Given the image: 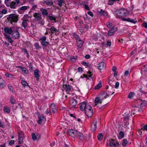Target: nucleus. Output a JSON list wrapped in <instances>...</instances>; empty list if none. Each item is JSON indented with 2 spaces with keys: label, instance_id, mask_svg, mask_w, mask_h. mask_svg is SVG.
<instances>
[{
  "label": "nucleus",
  "instance_id": "1",
  "mask_svg": "<svg viewBox=\"0 0 147 147\" xmlns=\"http://www.w3.org/2000/svg\"><path fill=\"white\" fill-rule=\"evenodd\" d=\"M129 12L126 9L123 8L118 9L115 12V16L117 18L121 19L123 21L124 18L128 16Z\"/></svg>",
  "mask_w": 147,
  "mask_h": 147
},
{
  "label": "nucleus",
  "instance_id": "2",
  "mask_svg": "<svg viewBox=\"0 0 147 147\" xmlns=\"http://www.w3.org/2000/svg\"><path fill=\"white\" fill-rule=\"evenodd\" d=\"M33 16L35 18L37 24L43 25L45 24V21L42 18L41 15L39 13H34Z\"/></svg>",
  "mask_w": 147,
  "mask_h": 147
},
{
  "label": "nucleus",
  "instance_id": "3",
  "mask_svg": "<svg viewBox=\"0 0 147 147\" xmlns=\"http://www.w3.org/2000/svg\"><path fill=\"white\" fill-rule=\"evenodd\" d=\"M5 3L7 7H9L12 9H16L18 5L20 3V0H15V1H11L9 4H8V3Z\"/></svg>",
  "mask_w": 147,
  "mask_h": 147
},
{
  "label": "nucleus",
  "instance_id": "4",
  "mask_svg": "<svg viewBox=\"0 0 147 147\" xmlns=\"http://www.w3.org/2000/svg\"><path fill=\"white\" fill-rule=\"evenodd\" d=\"M47 26L50 28H47V29L50 30L51 31V37L52 36V34H54L55 35L57 36L60 34V32L59 30L57 29L54 26H50L49 25H47Z\"/></svg>",
  "mask_w": 147,
  "mask_h": 147
},
{
  "label": "nucleus",
  "instance_id": "5",
  "mask_svg": "<svg viewBox=\"0 0 147 147\" xmlns=\"http://www.w3.org/2000/svg\"><path fill=\"white\" fill-rule=\"evenodd\" d=\"M86 115L88 117H90L93 114V110L91 107L88 105L85 111Z\"/></svg>",
  "mask_w": 147,
  "mask_h": 147
},
{
  "label": "nucleus",
  "instance_id": "6",
  "mask_svg": "<svg viewBox=\"0 0 147 147\" xmlns=\"http://www.w3.org/2000/svg\"><path fill=\"white\" fill-rule=\"evenodd\" d=\"M18 28H19L16 26L14 30L12 32V37L14 39H18L20 37V34L18 31Z\"/></svg>",
  "mask_w": 147,
  "mask_h": 147
},
{
  "label": "nucleus",
  "instance_id": "7",
  "mask_svg": "<svg viewBox=\"0 0 147 147\" xmlns=\"http://www.w3.org/2000/svg\"><path fill=\"white\" fill-rule=\"evenodd\" d=\"M46 121L45 117L42 114L38 115L37 121L39 124H43L45 123Z\"/></svg>",
  "mask_w": 147,
  "mask_h": 147
},
{
  "label": "nucleus",
  "instance_id": "8",
  "mask_svg": "<svg viewBox=\"0 0 147 147\" xmlns=\"http://www.w3.org/2000/svg\"><path fill=\"white\" fill-rule=\"evenodd\" d=\"M62 90H65L67 94H70L69 92L72 91L73 88L71 86L65 84L63 86Z\"/></svg>",
  "mask_w": 147,
  "mask_h": 147
},
{
  "label": "nucleus",
  "instance_id": "9",
  "mask_svg": "<svg viewBox=\"0 0 147 147\" xmlns=\"http://www.w3.org/2000/svg\"><path fill=\"white\" fill-rule=\"evenodd\" d=\"M9 20L11 22H16L18 21V16L15 14H11L9 16Z\"/></svg>",
  "mask_w": 147,
  "mask_h": 147
},
{
  "label": "nucleus",
  "instance_id": "10",
  "mask_svg": "<svg viewBox=\"0 0 147 147\" xmlns=\"http://www.w3.org/2000/svg\"><path fill=\"white\" fill-rule=\"evenodd\" d=\"M69 135L73 137L77 136L78 132L76 130H74L72 129H70L68 131Z\"/></svg>",
  "mask_w": 147,
  "mask_h": 147
},
{
  "label": "nucleus",
  "instance_id": "11",
  "mask_svg": "<svg viewBox=\"0 0 147 147\" xmlns=\"http://www.w3.org/2000/svg\"><path fill=\"white\" fill-rule=\"evenodd\" d=\"M16 26L11 27L10 28L5 27L4 28V30L5 32L6 33L10 34L12 33L13 31L14 30Z\"/></svg>",
  "mask_w": 147,
  "mask_h": 147
},
{
  "label": "nucleus",
  "instance_id": "12",
  "mask_svg": "<svg viewBox=\"0 0 147 147\" xmlns=\"http://www.w3.org/2000/svg\"><path fill=\"white\" fill-rule=\"evenodd\" d=\"M109 145L111 147H116L119 145V143L117 142L115 140L113 139L109 140Z\"/></svg>",
  "mask_w": 147,
  "mask_h": 147
},
{
  "label": "nucleus",
  "instance_id": "13",
  "mask_svg": "<svg viewBox=\"0 0 147 147\" xmlns=\"http://www.w3.org/2000/svg\"><path fill=\"white\" fill-rule=\"evenodd\" d=\"M88 105H87L86 102L84 101L81 103L79 104V107L80 110L82 111H85Z\"/></svg>",
  "mask_w": 147,
  "mask_h": 147
},
{
  "label": "nucleus",
  "instance_id": "14",
  "mask_svg": "<svg viewBox=\"0 0 147 147\" xmlns=\"http://www.w3.org/2000/svg\"><path fill=\"white\" fill-rule=\"evenodd\" d=\"M97 121L96 119H95L93 121V123L91 126V129L93 131H94L97 128L96 126Z\"/></svg>",
  "mask_w": 147,
  "mask_h": 147
},
{
  "label": "nucleus",
  "instance_id": "15",
  "mask_svg": "<svg viewBox=\"0 0 147 147\" xmlns=\"http://www.w3.org/2000/svg\"><path fill=\"white\" fill-rule=\"evenodd\" d=\"M30 8V7L28 6H23L21 7L20 9L18 10V12L20 13H21L22 11L24 12V11Z\"/></svg>",
  "mask_w": 147,
  "mask_h": 147
},
{
  "label": "nucleus",
  "instance_id": "16",
  "mask_svg": "<svg viewBox=\"0 0 147 147\" xmlns=\"http://www.w3.org/2000/svg\"><path fill=\"white\" fill-rule=\"evenodd\" d=\"M106 66L105 63L103 62H101L98 64L97 67L98 69L100 70L104 69L105 68Z\"/></svg>",
  "mask_w": 147,
  "mask_h": 147
},
{
  "label": "nucleus",
  "instance_id": "17",
  "mask_svg": "<svg viewBox=\"0 0 147 147\" xmlns=\"http://www.w3.org/2000/svg\"><path fill=\"white\" fill-rule=\"evenodd\" d=\"M117 30V28L116 27L112 28L108 32V36H110L113 35Z\"/></svg>",
  "mask_w": 147,
  "mask_h": 147
},
{
  "label": "nucleus",
  "instance_id": "18",
  "mask_svg": "<svg viewBox=\"0 0 147 147\" xmlns=\"http://www.w3.org/2000/svg\"><path fill=\"white\" fill-rule=\"evenodd\" d=\"M123 21L130 22L134 24H135L137 22V20L136 19H132L130 18H124Z\"/></svg>",
  "mask_w": 147,
  "mask_h": 147
},
{
  "label": "nucleus",
  "instance_id": "19",
  "mask_svg": "<svg viewBox=\"0 0 147 147\" xmlns=\"http://www.w3.org/2000/svg\"><path fill=\"white\" fill-rule=\"evenodd\" d=\"M114 93V92H113L112 93L110 94L109 93H107L106 92H104L102 95V99L106 98L108 97L109 95H112Z\"/></svg>",
  "mask_w": 147,
  "mask_h": 147
},
{
  "label": "nucleus",
  "instance_id": "20",
  "mask_svg": "<svg viewBox=\"0 0 147 147\" xmlns=\"http://www.w3.org/2000/svg\"><path fill=\"white\" fill-rule=\"evenodd\" d=\"M102 98H100L99 97L96 98L94 100V102L95 103V105L101 104L102 100Z\"/></svg>",
  "mask_w": 147,
  "mask_h": 147
},
{
  "label": "nucleus",
  "instance_id": "21",
  "mask_svg": "<svg viewBox=\"0 0 147 147\" xmlns=\"http://www.w3.org/2000/svg\"><path fill=\"white\" fill-rule=\"evenodd\" d=\"M77 46L79 48H81L83 44V41L81 39H78L76 41Z\"/></svg>",
  "mask_w": 147,
  "mask_h": 147
},
{
  "label": "nucleus",
  "instance_id": "22",
  "mask_svg": "<svg viewBox=\"0 0 147 147\" xmlns=\"http://www.w3.org/2000/svg\"><path fill=\"white\" fill-rule=\"evenodd\" d=\"M50 108H51L52 112L53 113H55L57 111L56 107L54 103H52L50 106Z\"/></svg>",
  "mask_w": 147,
  "mask_h": 147
},
{
  "label": "nucleus",
  "instance_id": "23",
  "mask_svg": "<svg viewBox=\"0 0 147 147\" xmlns=\"http://www.w3.org/2000/svg\"><path fill=\"white\" fill-rule=\"evenodd\" d=\"M70 104L74 107L77 104V101L75 99L73 98L70 101Z\"/></svg>",
  "mask_w": 147,
  "mask_h": 147
},
{
  "label": "nucleus",
  "instance_id": "24",
  "mask_svg": "<svg viewBox=\"0 0 147 147\" xmlns=\"http://www.w3.org/2000/svg\"><path fill=\"white\" fill-rule=\"evenodd\" d=\"M42 14L44 16H47L48 15V13L47 9H42L40 10Z\"/></svg>",
  "mask_w": 147,
  "mask_h": 147
},
{
  "label": "nucleus",
  "instance_id": "25",
  "mask_svg": "<svg viewBox=\"0 0 147 147\" xmlns=\"http://www.w3.org/2000/svg\"><path fill=\"white\" fill-rule=\"evenodd\" d=\"M44 3L48 6H51L53 5V2L51 0H46Z\"/></svg>",
  "mask_w": 147,
  "mask_h": 147
},
{
  "label": "nucleus",
  "instance_id": "26",
  "mask_svg": "<svg viewBox=\"0 0 147 147\" xmlns=\"http://www.w3.org/2000/svg\"><path fill=\"white\" fill-rule=\"evenodd\" d=\"M77 136L79 137L80 138L81 140H85L86 139V137L84 136L83 135L78 132Z\"/></svg>",
  "mask_w": 147,
  "mask_h": 147
},
{
  "label": "nucleus",
  "instance_id": "27",
  "mask_svg": "<svg viewBox=\"0 0 147 147\" xmlns=\"http://www.w3.org/2000/svg\"><path fill=\"white\" fill-rule=\"evenodd\" d=\"M99 13L101 15L105 16H107L108 15L107 12L106 11H105L102 9H101L100 11H98Z\"/></svg>",
  "mask_w": 147,
  "mask_h": 147
},
{
  "label": "nucleus",
  "instance_id": "28",
  "mask_svg": "<svg viewBox=\"0 0 147 147\" xmlns=\"http://www.w3.org/2000/svg\"><path fill=\"white\" fill-rule=\"evenodd\" d=\"M39 71L37 69H35L34 72V75L35 78H38L40 76L39 74Z\"/></svg>",
  "mask_w": 147,
  "mask_h": 147
},
{
  "label": "nucleus",
  "instance_id": "29",
  "mask_svg": "<svg viewBox=\"0 0 147 147\" xmlns=\"http://www.w3.org/2000/svg\"><path fill=\"white\" fill-rule=\"evenodd\" d=\"M124 137V133L122 131H120L118 136V138L119 139H120L123 138Z\"/></svg>",
  "mask_w": 147,
  "mask_h": 147
},
{
  "label": "nucleus",
  "instance_id": "30",
  "mask_svg": "<svg viewBox=\"0 0 147 147\" xmlns=\"http://www.w3.org/2000/svg\"><path fill=\"white\" fill-rule=\"evenodd\" d=\"M92 76L91 72L90 71H89L87 75L84 74L83 75V78L85 77L87 78V79H89V78H92Z\"/></svg>",
  "mask_w": 147,
  "mask_h": 147
},
{
  "label": "nucleus",
  "instance_id": "31",
  "mask_svg": "<svg viewBox=\"0 0 147 147\" xmlns=\"http://www.w3.org/2000/svg\"><path fill=\"white\" fill-rule=\"evenodd\" d=\"M4 111L7 113H9L10 112V110L9 107L7 106L3 108Z\"/></svg>",
  "mask_w": 147,
  "mask_h": 147
},
{
  "label": "nucleus",
  "instance_id": "32",
  "mask_svg": "<svg viewBox=\"0 0 147 147\" xmlns=\"http://www.w3.org/2000/svg\"><path fill=\"white\" fill-rule=\"evenodd\" d=\"M102 82L100 81L98 83V84L95 86L94 88L96 90H98L100 89L102 86Z\"/></svg>",
  "mask_w": 147,
  "mask_h": 147
},
{
  "label": "nucleus",
  "instance_id": "33",
  "mask_svg": "<svg viewBox=\"0 0 147 147\" xmlns=\"http://www.w3.org/2000/svg\"><path fill=\"white\" fill-rule=\"evenodd\" d=\"M10 101L12 105H13L15 103L16 100L14 99L13 96H11Z\"/></svg>",
  "mask_w": 147,
  "mask_h": 147
},
{
  "label": "nucleus",
  "instance_id": "34",
  "mask_svg": "<svg viewBox=\"0 0 147 147\" xmlns=\"http://www.w3.org/2000/svg\"><path fill=\"white\" fill-rule=\"evenodd\" d=\"M107 26L108 28H111L113 27V24L110 22H107L106 23Z\"/></svg>",
  "mask_w": 147,
  "mask_h": 147
},
{
  "label": "nucleus",
  "instance_id": "35",
  "mask_svg": "<svg viewBox=\"0 0 147 147\" xmlns=\"http://www.w3.org/2000/svg\"><path fill=\"white\" fill-rule=\"evenodd\" d=\"M49 42L46 41L41 42V44L43 46H44V47H46L48 46L49 44Z\"/></svg>",
  "mask_w": 147,
  "mask_h": 147
},
{
  "label": "nucleus",
  "instance_id": "36",
  "mask_svg": "<svg viewBox=\"0 0 147 147\" xmlns=\"http://www.w3.org/2000/svg\"><path fill=\"white\" fill-rule=\"evenodd\" d=\"M97 138L99 140L101 141L102 140L103 136L102 134H99L97 136Z\"/></svg>",
  "mask_w": 147,
  "mask_h": 147
},
{
  "label": "nucleus",
  "instance_id": "37",
  "mask_svg": "<svg viewBox=\"0 0 147 147\" xmlns=\"http://www.w3.org/2000/svg\"><path fill=\"white\" fill-rule=\"evenodd\" d=\"M28 21L27 20H24L22 23V26L24 27V28L26 27L27 26V22Z\"/></svg>",
  "mask_w": 147,
  "mask_h": 147
},
{
  "label": "nucleus",
  "instance_id": "38",
  "mask_svg": "<svg viewBox=\"0 0 147 147\" xmlns=\"http://www.w3.org/2000/svg\"><path fill=\"white\" fill-rule=\"evenodd\" d=\"M22 70L24 73L26 74H28V70L25 67H23V68H22Z\"/></svg>",
  "mask_w": 147,
  "mask_h": 147
},
{
  "label": "nucleus",
  "instance_id": "39",
  "mask_svg": "<svg viewBox=\"0 0 147 147\" xmlns=\"http://www.w3.org/2000/svg\"><path fill=\"white\" fill-rule=\"evenodd\" d=\"M34 46L37 49H41V47H40L39 43L38 42H36L34 44Z\"/></svg>",
  "mask_w": 147,
  "mask_h": 147
},
{
  "label": "nucleus",
  "instance_id": "40",
  "mask_svg": "<svg viewBox=\"0 0 147 147\" xmlns=\"http://www.w3.org/2000/svg\"><path fill=\"white\" fill-rule=\"evenodd\" d=\"M58 5L61 7L62 4L64 3V1L63 0H58Z\"/></svg>",
  "mask_w": 147,
  "mask_h": 147
},
{
  "label": "nucleus",
  "instance_id": "41",
  "mask_svg": "<svg viewBox=\"0 0 147 147\" xmlns=\"http://www.w3.org/2000/svg\"><path fill=\"white\" fill-rule=\"evenodd\" d=\"M21 83L22 85L24 87L26 86H29L28 83L24 80H22L21 81Z\"/></svg>",
  "mask_w": 147,
  "mask_h": 147
},
{
  "label": "nucleus",
  "instance_id": "42",
  "mask_svg": "<svg viewBox=\"0 0 147 147\" xmlns=\"http://www.w3.org/2000/svg\"><path fill=\"white\" fill-rule=\"evenodd\" d=\"M135 95V93L133 92H130L128 96V97L129 98H132Z\"/></svg>",
  "mask_w": 147,
  "mask_h": 147
},
{
  "label": "nucleus",
  "instance_id": "43",
  "mask_svg": "<svg viewBox=\"0 0 147 147\" xmlns=\"http://www.w3.org/2000/svg\"><path fill=\"white\" fill-rule=\"evenodd\" d=\"M127 143V139H124L123 140L122 145L123 146H126Z\"/></svg>",
  "mask_w": 147,
  "mask_h": 147
},
{
  "label": "nucleus",
  "instance_id": "44",
  "mask_svg": "<svg viewBox=\"0 0 147 147\" xmlns=\"http://www.w3.org/2000/svg\"><path fill=\"white\" fill-rule=\"evenodd\" d=\"M24 137H18V142L20 144H22L23 143V140Z\"/></svg>",
  "mask_w": 147,
  "mask_h": 147
},
{
  "label": "nucleus",
  "instance_id": "45",
  "mask_svg": "<svg viewBox=\"0 0 147 147\" xmlns=\"http://www.w3.org/2000/svg\"><path fill=\"white\" fill-rule=\"evenodd\" d=\"M47 39L46 37L45 36H43L41 37L40 39V43L46 41Z\"/></svg>",
  "mask_w": 147,
  "mask_h": 147
},
{
  "label": "nucleus",
  "instance_id": "46",
  "mask_svg": "<svg viewBox=\"0 0 147 147\" xmlns=\"http://www.w3.org/2000/svg\"><path fill=\"white\" fill-rule=\"evenodd\" d=\"M115 2L113 0H109L108 4L111 5H113L114 2Z\"/></svg>",
  "mask_w": 147,
  "mask_h": 147
},
{
  "label": "nucleus",
  "instance_id": "47",
  "mask_svg": "<svg viewBox=\"0 0 147 147\" xmlns=\"http://www.w3.org/2000/svg\"><path fill=\"white\" fill-rule=\"evenodd\" d=\"M18 135L19 137H24V134L22 131H20L18 133Z\"/></svg>",
  "mask_w": 147,
  "mask_h": 147
},
{
  "label": "nucleus",
  "instance_id": "48",
  "mask_svg": "<svg viewBox=\"0 0 147 147\" xmlns=\"http://www.w3.org/2000/svg\"><path fill=\"white\" fill-rule=\"evenodd\" d=\"M82 64L83 65L85 66H86V67H88L90 66V64L88 63H87L85 61L83 62L82 63Z\"/></svg>",
  "mask_w": 147,
  "mask_h": 147
},
{
  "label": "nucleus",
  "instance_id": "49",
  "mask_svg": "<svg viewBox=\"0 0 147 147\" xmlns=\"http://www.w3.org/2000/svg\"><path fill=\"white\" fill-rule=\"evenodd\" d=\"M45 113L48 115H51V112L50 109H47L45 112Z\"/></svg>",
  "mask_w": 147,
  "mask_h": 147
},
{
  "label": "nucleus",
  "instance_id": "50",
  "mask_svg": "<svg viewBox=\"0 0 147 147\" xmlns=\"http://www.w3.org/2000/svg\"><path fill=\"white\" fill-rule=\"evenodd\" d=\"M49 18L50 20H53L55 22H56V18L54 16H50L49 17Z\"/></svg>",
  "mask_w": 147,
  "mask_h": 147
},
{
  "label": "nucleus",
  "instance_id": "51",
  "mask_svg": "<svg viewBox=\"0 0 147 147\" xmlns=\"http://www.w3.org/2000/svg\"><path fill=\"white\" fill-rule=\"evenodd\" d=\"M32 9L33 10H35L37 8V5H36L32 4Z\"/></svg>",
  "mask_w": 147,
  "mask_h": 147
},
{
  "label": "nucleus",
  "instance_id": "52",
  "mask_svg": "<svg viewBox=\"0 0 147 147\" xmlns=\"http://www.w3.org/2000/svg\"><path fill=\"white\" fill-rule=\"evenodd\" d=\"M32 138L34 140H35L36 139V137L34 133H32Z\"/></svg>",
  "mask_w": 147,
  "mask_h": 147
},
{
  "label": "nucleus",
  "instance_id": "53",
  "mask_svg": "<svg viewBox=\"0 0 147 147\" xmlns=\"http://www.w3.org/2000/svg\"><path fill=\"white\" fill-rule=\"evenodd\" d=\"M70 60L71 61L74 62L76 61V58L74 56H73L71 58Z\"/></svg>",
  "mask_w": 147,
  "mask_h": 147
},
{
  "label": "nucleus",
  "instance_id": "54",
  "mask_svg": "<svg viewBox=\"0 0 147 147\" xmlns=\"http://www.w3.org/2000/svg\"><path fill=\"white\" fill-rule=\"evenodd\" d=\"M73 36L74 38H75L76 39V41L78 40V39H80L79 38V36L75 34H74Z\"/></svg>",
  "mask_w": 147,
  "mask_h": 147
},
{
  "label": "nucleus",
  "instance_id": "55",
  "mask_svg": "<svg viewBox=\"0 0 147 147\" xmlns=\"http://www.w3.org/2000/svg\"><path fill=\"white\" fill-rule=\"evenodd\" d=\"M125 76L127 77H129V71H125L124 74Z\"/></svg>",
  "mask_w": 147,
  "mask_h": 147
},
{
  "label": "nucleus",
  "instance_id": "56",
  "mask_svg": "<svg viewBox=\"0 0 147 147\" xmlns=\"http://www.w3.org/2000/svg\"><path fill=\"white\" fill-rule=\"evenodd\" d=\"M7 40L10 43H12L13 42V41L11 39V38L9 37H7Z\"/></svg>",
  "mask_w": 147,
  "mask_h": 147
},
{
  "label": "nucleus",
  "instance_id": "57",
  "mask_svg": "<svg viewBox=\"0 0 147 147\" xmlns=\"http://www.w3.org/2000/svg\"><path fill=\"white\" fill-rule=\"evenodd\" d=\"M1 12L3 14H5L7 13V10L6 9H3L2 10Z\"/></svg>",
  "mask_w": 147,
  "mask_h": 147
},
{
  "label": "nucleus",
  "instance_id": "58",
  "mask_svg": "<svg viewBox=\"0 0 147 147\" xmlns=\"http://www.w3.org/2000/svg\"><path fill=\"white\" fill-rule=\"evenodd\" d=\"M119 83L118 82H117L115 84V87L116 88H118L119 86Z\"/></svg>",
  "mask_w": 147,
  "mask_h": 147
},
{
  "label": "nucleus",
  "instance_id": "59",
  "mask_svg": "<svg viewBox=\"0 0 147 147\" xmlns=\"http://www.w3.org/2000/svg\"><path fill=\"white\" fill-rule=\"evenodd\" d=\"M142 128L143 130L147 131V124L144 126Z\"/></svg>",
  "mask_w": 147,
  "mask_h": 147
},
{
  "label": "nucleus",
  "instance_id": "60",
  "mask_svg": "<svg viewBox=\"0 0 147 147\" xmlns=\"http://www.w3.org/2000/svg\"><path fill=\"white\" fill-rule=\"evenodd\" d=\"M85 8L87 10H89L90 9V8L87 5L85 4L84 5Z\"/></svg>",
  "mask_w": 147,
  "mask_h": 147
},
{
  "label": "nucleus",
  "instance_id": "61",
  "mask_svg": "<svg viewBox=\"0 0 147 147\" xmlns=\"http://www.w3.org/2000/svg\"><path fill=\"white\" fill-rule=\"evenodd\" d=\"M87 13L91 16L92 17L93 16V15L92 13L90 11H88L87 12Z\"/></svg>",
  "mask_w": 147,
  "mask_h": 147
},
{
  "label": "nucleus",
  "instance_id": "62",
  "mask_svg": "<svg viewBox=\"0 0 147 147\" xmlns=\"http://www.w3.org/2000/svg\"><path fill=\"white\" fill-rule=\"evenodd\" d=\"M143 130L142 129V128L141 129L138 130V132L140 135H141L142 134V133L143 131Z\"/></svg>",
  "mask_w": 147,
  "mask_h": 147
},
{
  "label": "nucleus",
  "instance_id": "63",
  "mask_svg": "<svg viewBox=\"0 0 147 147\" xmlns=\"http://www.w3.org/2000/svg\"><path fill=\"white\" fill-rule=\"evenodd\" d=\"M144 71L145 72L146 74H147V65H144Z\"/></svg>",
  "mask_w": 147,
  "mask_h": 147
},
{
  "label": "nucleus",
  "instance_id": "64",
  "mask_svg": "<svg viewBox=\"0 0 147 147\" xmlns=\"http://www.w3.org/2000/svg\"><path fill=\"white\" fill-rule=\"evenodd\" d=\"M143 26L145 28H147V22H144L143 24Z\"/></svg>",
  "mask_w": 147,
  "mask_h": 147
}]
</instances>
